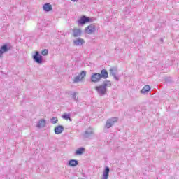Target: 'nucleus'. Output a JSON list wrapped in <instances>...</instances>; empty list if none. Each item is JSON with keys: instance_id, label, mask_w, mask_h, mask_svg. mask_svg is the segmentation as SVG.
<instances>
[{"instance_id": "20", "label": "nucleus", "mask_w": 179, "mask_h": 179, "mask_svg": "<svg viewBox=\"0 0 179 179\" xmlns=\"http://www.w3.org/2000/svg\"><path fill=\"white\" fill-rule=\"evenodd\" d=\"M149 90H150V86L149 85H145L143 87V89L141 90V92L142 93H146V92H149Z\"/></svg>"}, {"instance_id": "19", "label": "nucleus", "mask_w": 179, "mask_h": 179, "mask_svg": "<svg viewBox=\"0 0 179 179\" xmlns=\"http://www.w3.org/2000/svg\"><path fill=\"white\" fill-rule=\"evenodd\" d=\"M84 152H85V148L81 147V148L77 149V150L75 152V155L76 156H78V155L80 156L81 155H83Z\"/></svg>"}, {"instance_id": "18", "label": "nucleus", "mask_w": 179, "mask_h": 179, "mask_svg": "<svg viewBox=\"0 0 179 179\" xmlns=\"http://www.w3.org/2000/svg\"><path fill=\"white\" fill-rule=\"evenodd\" d=\"M79 164V162L76 159H71L69 161V166L71 167H76Z\"/></svg>"}, {"instance_id": "2", "label": "nucleus", "mask_w": 179, "mask_h": 179, "mask_svg": "<svg viewBox=\"0 0 179 179\" xmlns=\"http://www.w3.org/2000/svg\"><path fill=\"white\" fill-rule=\"evenodd\" d=\"M89 22H93V19L83 15L80 20H78V24L83 26V24H85V23H89Z\"/></svg>"}, {"instance_id": "3", "label": "nucleus", "mask_w": 179, "mask_h": 179, "mask_svg": "<svg viewBox=\"0 0 179 179\" xmlns=\"http://www.w3.org/2000/svg\"><path fill=\"white\" fill-rule=\"evenodd\" d=\"M90 80L93 83H97L100 82V80H101V77L100 76V73H92L90 77Z\"/></svg>"}, {"instance_id": "17", "label": "nucleus", "mask_w": 179, "mask_h": 179, "mask_svg": "<svg viewBox=\"0 0 179 179\" xmlns=\"http://www.w3.org/2000/svg\"><path fill=\"white\" fill-rule=\"evenodd\" d=\"M101 79H107L108 78V72H107V70L103 69L101 71L100 73Z\"/></svg>"}, {"instance_id": "23", "label": "nucleus", "mask_w": 179, "mask_h": 179, "mask_svg": "<svg viewBox=\"0 0 179 179\" xmlns=\"http://www.w3.org/2000/svg\"><path fill=\"white\" fill-rule=\"evenodd\" d=\"M76 92H73L72 94V98L73 99L74 101H78V98L76 96Z\"/></svg>"}, {"instance_id": "13", "label": "nucleus", "mask_w": 179, "mask_h": 179, "mask_svg": "<svg viewBox=\"0 0 179 179\" xmlns=\"http://www.w3.org/2000/svg\"><path fill=\"white\" fill-rule=\"evenodd\" d=\"M93 134H94L93 129L89 128L85 131L84 136L85 138H90V136H92Z\"/></svg>"}, {"instance_id": "24", "label": "nucleus", "mask_w": 179, "mask_h": 179, "mask_svg": "<svg viewBox=\"0 0 179 179\" xmlns=\"http://www.w3.org/2000/svg\"><path fill=\"white\" fill-rule=\"evenodd\" d=\"M41 54H42V55H44V56L48 55V50H47V49L43 50L41 52Z\"/></svg>"}, {"instance_id": "25", "label": "nucleus", "mask_w": 179, "mask_h": 179, "mask_svg": "<svg viewBox=\"0 0 179 179\" xmlns=\"http://www.w3.org/2000/svg\"><path fill=\"white\" fill-rule=\"evenodd\" d=\"M72 2H78L79 0H71Z\"/></svg>"}, {"instance_id": "5", "label": "nucleus", "mask_w": 179, "mask_h": 179, "mask_svg": "<svg viewBox=\"0 0 179 179\" xmlns=\"http://www.w3.org/2000/svg\"><path fill=\"white\" fill-rule=\"evenodd\" d=\"M118 118L117 117H112L110 119L107 120L106 122V128H111L115 122H117Z\"/></svg>"}, {"instance_id": "21", "label": "nucleus", "mask_w": 179, "mask_h": 179, "mask_svg": "<svg viewBox=\"0 0 179 179\" xmlns=\"http://www.w3.org/2000/svg\"><path fill=\"white\" fill-rule=\"evenodd\" d=\"M62 118H64V120H69L70 121H71V115L69 114H64L62 115Z\"/></svg>"}, {"instance_id": "11", "label": "nucleus", "mask_w": 179, "mask_h": 179, "mask_svg": "<svg viewBox=\"0 0 179 179\" xmlns=\"http://www.w3.org/2000/svg\"><path fill=\"white\" fill-rule=\"evenodd\" d=\"M82 36V30L80 29H73V36L76 37H80Z\"/></svg>"}, {"instance_id": "8", "label": "nucleus", "mask_w": 179, "mask_h": 179, "mask_svg": "<svg viewBox=\"0 0 179 179\" xmlns=\"http://www.w3.org/2000/svg\"><path fill=\"white\" fill-rule=\"evenodd\" d=\"M85 31L87 34H92L96 31V26L94 24H90L85 28Z\"/></svg>"}, {"instance_id": "9", "label": "nucleus", "mask_w": 179, "mask_h": 179, "mask_svg": "<svg viewBox=\"0 0 179 179\" xmlns=\"http://www.w3.org/2000/svg\"><path fill=\"white\" fill-rule=\"evenodd\" d=\"M10 50V47L7 44L3 45L1 46L0 49V58L2 57L3 54H5V52H8Z\"/></svg>"}, {"instance_id": "10", "label": "nucleus", "mask_w": 179, "mask_h": 179, "mask_svg": "<svg viewBox=\"0 0 179 179\" xmlns=\"http://www.w3.org/2000/svg\"><path fill=\"white\" fill-rule=\"evenodd\" d=\"M110 75L112 76H113L114 79H115V80H117L118 82V80H120V78L117 76V68L115 67H112L110 69Z\"/></svg>"}, {"instance_id": "7", "label": "nucleus", "mask_w": 179, "mask_h": 179, "mask_svg": "<svg viewBox=\"0 0 179 179\" xmlns=\"http://www.w3.org/2000/svg\"><path fill=\"white\" fill-rule=\"evenodd\" d=\"M85 43V39L82 38H77L73 40V45H76V47H81V45H83Z\"/></svg>"}, {"instance_id": "15", "label": "nucleus", "mask_w": 179, "mask_h": 179, "mask_svg": "<svg viewBox=\"0 0 179 179\" xmlns=\"http://www.w3.org/2000/svg\"><path fill=\"white\" fill-rule=\"evenodd\" d=\"M64 131V126L59 125L55 128V134L56 135H59V134H62Z\"/></svg>"}, {"instance_id": "16", "label": "nucleus", "mask_w": 179, "mask_h": 179, "mask_svg": "<svg viewBox=\"0 0 179 179\" xmlns=\"http://www.w3.org/2000/svg\"><path fill=\"white\" fill-rule=\"evenodd\" d=\"M43 9L45 12H50V11L52 10V6H51V4H50L48 3H45L43 6Z\"/></svg>"}, {"instance_id": "14", "label": "nucleus", "mask_w": 179, "mask_h": 179, "mask_svg": "<svg viewBox=\"0 0 179 179\" xmlns=\"http://www.w3.org/2000/svg\"><path fill=\"white\" fill-rule=\"evenodd\" d=\"M109 173H110V168L108 166H106L103 171L102 178L108 179Z\"/></svg>"}, {"instance_id": "1", "label": "nucleus", "mask_w": 179, "mask_h": 179, "mask_svg": "<svg viewBox=\"0 0 179 179\" xmlns=\"http://www.w3.org/2000/svg\"><path fill=\"white\" fill-rule=\"evenodd\" d=\"M111 81L105 80L102 85L95 87V90L97 92V94H99L101 97H103V96H106V94H107V87H111Z\"/></svg>"}, {"instance_id": "22", "label": "nucleus", "mask_w": 179, "mask_h": 179, "mask_svg": "<svg viewBox=\"0 0 179 179\" xmlns=\"http://www.w3.org/2000/svg\"><path fill=\"white\" fill-rule=\"evenodd\" d=\"M50 122H51V124H57V122H58V118H57L55 117H52L50 119Z\"/></svg>"}, {"instance_id": "6", "label": "nucleus", "mask_w": 179, "mask_h": 179, "mask_svg": "<svg viewBox=\"0 0 179 179\" xmlns=\"http://www.w3.org/2000/svg\"><path fill=\"white\" fill-rule=\"evenodd\" d=\"M33 59L36 64H43V56L40 55V52L36 51L33 56Z\"/></svg>"}, {"instance_id": "12", "label": "nucleus", "mask_w": 179, "mask_h": 179, "mask_svg": "<svg viewBox=\"0 0 179 179\" xmlns=\"http://www.w3.org/2000/svg\"><path fill=\"white\" fill-rule=\"evenodd\" d=\"M47 124V121L45 119H41L36 124L37 128H44L45 124Z\"/></svg>"}, {"instance_id": "4", "label": "nucleus", "mask_w": 179, "mask_h": 179, "mask_svg": "<svg viewBox=\"0 0 179 179\" xmlns=\"http://www.w3.org/2000/svg\"><path fill=\"white\" fill-rule=\"evenodd\" d=\"M86 76V71H83L80 74L76 76L73 80V83H79L82 79Z\"/></svg>"}]
</instances>
